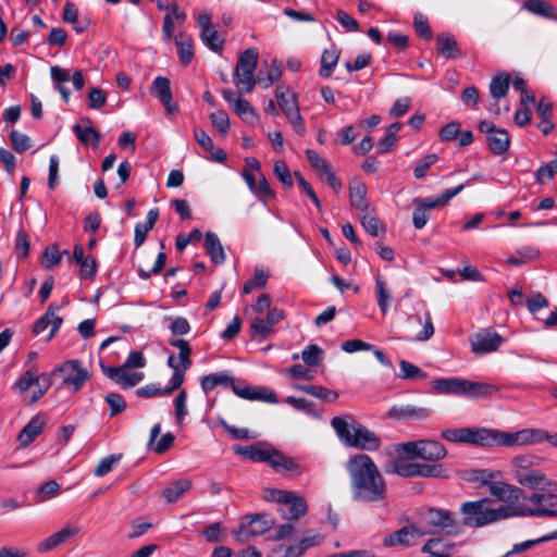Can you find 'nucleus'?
I'll return each instance as SVG.
<instances>
[{"instance_id": "obj_35", "label": "nucleus", "mask_w": 557, "mask_h": 557, "mask_svg": "<svg viewBox=\"0 0 557 557\" xmlns=\"http://www.w3.org/2000/svg\"><path fill=\"white\" fill-rule=\"evenodd\" d=\"M322 542V536L318 533H308L297 543L289 545L285 549V557H300L310 547L317 546Z\"/></svg>"}, {"instance_id": "obj_36", "label": "nucleus", "mask_w": 557, "mask_h": 557, "mask_svg": "<svg viewBox=\"0 0 557 557\" xmlns=\"http://www.w3.org/2000/svg\"><path fill=\"white\" fill-rule=\"evenodd\" d=\"M486 144L493 154L500 156L508 151L510 137L505 128H499L490 136H486Z\"/></svg>"}, {"instance_id": "obj_34", "label": "nucleus", "mask_w": 557, "mask_h": 557, "mask_svg": "<svg viewBox=\"0 0 557 557\" xmlns=\"http://www.w3.org/2000/svg\"><path fill=\"white\" fill-rule=\"evenodd\" d=\"M465 379L462 377H445L437 379L432 382L433 388L438 394L462 396Z\"/></svg>"}, {"instance_id": "obj_44", "label": "nucleus", "mask_w": 557, "mask_h": 557, "mask_svg": "<svg viewBox=\"0 0 557 557\" xmlns=\"http://www.w3.org/2000/svg\"><path fill=\"white\" fill-rule=\"evenodd\" d=\"M341 55V50L336 47L325 49L321 57V66L319 69V75L321 77H330L336 67Z\"/></svg>"}, {"instance_id": "obj_8", "label": "nucleus", "mask_w": 557, "mask_h": 557, "mask_svg": "<svg viewBox=\"0 0 557 557\" xmlns=\"http://www.w3.org/2000/svg\"><path fill=\"white\" fill-rule=\"evenodd\" d=\"M521 517H556L557 490L546 493H532L522 499Z\"/></svg>"}, {"instance_id": "obj_47", "label": "nucleus", "mask_w": 557, "mask_h": 557, "mask_svg": "<svg viewBox=\"0 0 557 557\" xmlns=\"http://www.w3.org/2000/svg\"><path fill=\"white\" fill-rule=\"evenodd\" d=\"M375 296L381 312L385 314L389 309L392 295L387 288L386 282L381 277L375 278Z\"/></svg>"}, {"instance_id": "obj_33", "label": "nucleus", "mask_w": 557, "mask_h": 557, "mask_svg": "<svg viewBox=\"0 0 557 557\" xmlns=\"http://www.w3.org/2000/svg\"><path fill=\"white\" fill-rule=\"evenodd\" d=\"M389 417L401 419H418L423 420L430 417L431 411L423 407H416L412 405L394 406L388 412Z\"/></svg>"}, {"instance_id": "obj_11", "label": "nucleus", "mask_w": 557, "mask_h": 557, "mask_svg": "<svg viewBox=\"0 0 557 557\" xmlns=\"http://www.w3.org/2000/svg\"><path fill=\"white\" fill-rule=\"evenodd\" d=\"M53 375H62V384L71 392H78L89 380V373L82 368L78 360H69L50 372Z\"/></svg>"}, {"instance_id": "obj_15", "label": "nucleus", "mask_w": 557, "mask_h": 557, "mask_svg": "<svg viewBox=\"0 0 557 557\" xmlns=\"http://www.w3.org/2000/svg\"><path fill=\"white\" fill-rule=\"evenodd\" d=\"M422 536L424 535L418 523H412L386 535L383 544L386 547L397 545L410 546L414 545Z\"/></svg>"}, {"instance_id": "obj_39", "label": "nucleus", "mask_w": 557, "mask_h": 557, "mask_svg": "<svg viewBox=\"0 0 557 557\" xmlns=\"http://www.w3.org/2000/svg\"><path fill=\"white\" fill-rule=\"evenodd\" d=\"M437 51L441 55L447 59H456L461 57L455 37L450 34L443 33L436 37Z\"/></svg>"}, {"instance_id": "obj_56", "label": "nucleus", "mask_w": 557, "mask_h": 557, "mask_svg": "<svg viewBox=\"0 0 557 557\" xmlns=\"http://www.w3.org/2000/svg\"><path fill=\"white\" fill-rule=\"evenodd\" d=\"M453 547V543L445 542L442 539H431L422 546L421 550L430 555L447 554Z\"/></svg>"}, {"instance_id": "obj_24", "label": "nucleus", "mask_w": 557, "mask_h": 557, "mask_svg": "<svg viewBox=\"0 0 557 557\" xmlns=\"http://www.w3.org/2000/svg\"><path fill=\"white\" fill-rule=\"evenodd\" d=\"M269 466H271L276 472L281 473H294L301 474L304 468L294 458L284 455L277 449H272Z\"/></svg>"}, {"instance_id": "obj_37", "label": "nucleus", "mask_w": 557, "mask_h": 557, "mask_svg": "<svg viewBox=\"0 0 557 557\" xmlns=\"http://www.w3.org/2000/svg\"><path fill=\"white\" fill-rule=\"evenodd\" d=\"M420 458L429 461H438L446 457L447 450L436 441L420 440Z\"/></svg>"}, {"instance_id": "obj_42", "label": "nucleus", "mask_w": 557, "mask_h": 557, "mask_svg": "<svg viewBox=\"0 0 557 557\" xmlns=\"http://www.w3.org/2000/svg\"><path fill=\"white\" fill-rule=\"evenodd\" d=\"M42 377L35 364H30L27 370L14 383L12 388L18 394H24L30 386L36 385Z\"/></svg>"}, {"instance_id": "obj_62", "label": "nucleus", "mask_w": 557, "mask_h": 557, "mask_svg": "<svg viewBox=\"0 0 557 557\" xmlns=\"http://www.w3.org/2000/svg\"><path fill=\"white\" fill-rule=\"evenodd\" d=\"M51 385H52V374L51 373H42L41 380L35 385L36 388L32 393L29 405L38 401L49 391Z\"/></svg>"}, {"instance_id": "obj_17", "label": "nucleus", "mask_w": 557, "mask_h": 557, "mask_svg": "<svg viewBox=\"0 0 557 557\" xmlns=\"http://www.w3.org/2000/svg\"><path fill=\"white\" fill-rule=\"evenodd\" d=\"M82 531V528L76 522L65 524L61 530L51 534L38 544V552L47 553L54 547L66 543L71 539L77 536Z\"/></svg>"}, {"instance_id": "obj_55", "label": "nucleus", "mask_w": 557, "mask_h": 557, "mask_svg": "<svg viewBox=\"0 0 557 557\" xmlns=\"http://www.w3.org/2000/svg\"><path fill=\"white\" fill-rule=\"evenodd\" d=\"M417 476L422 478H447L445 468L440 463H419Z\"/></svg>"}, {"instance_id": "obj_19", "label": "nucleus", "mask_w": 557, "mask_h": 557, "mask_svg": "<svg viewBox=\"0 0 557 557\" xmlns=\"http://www.w3.org/2000/svg\"><path fill=\"white\" fill-rule=\"evenodd\" d=\"M233 392L236 396L246 400H258L268 404H276L277 397L275 392L267 386L251 387L245 383L233 386Z\"/></svg>"}, {"instance_id": "obj_38", "label": "nucleus", "mask_w": 557, "mask_h": 557, "mask_svg": "<svg viewBox=\"0 0 557 557\" xmlns=\"http://www.w3.org/2000/svg\"><path fill=\"white\" fill-rule=\"evenodd\" d=\"M180 62L187 66L194 59V40L190 35L180 33L175 38Z\"/></svg>"}, {"instance_id": "obj_22", "label": "nucleus", "mask_w": 557, "mask_h": 557, "mask_svg": "<svg viewBox=\"0 0 557 557\" xmlns=\"http://www.w3.org/2000/svg\"><path fill=\"white\" fill-rule=\"evenodd\" d=\"M367 186L359 180L354 178L349 184V203L352 209L358 210L360 214L370 210V203L367 198Z\"/></svg>"}, {"instance_id": "obj_5", "label": "nucleus", "mask_w": 557, "mask_h": 557, "mask_svg": "<svg viewBox=\"0 0 557 557\" xmlns=\"http://www.w3.org/2000/svg\"><path fill=\"white\" fill-rule=\"evenodd\" d=\"M461 512L463 513V524L475 529L512 517V512H509L508 508L492 507L486 498L463 503Z\"/></svg>"}, {"instance_id": "obj_50", "label": "nucleus", "mask_w": 557, "mask_h": 557, "mask_svg": "<svg viewBox=\"0 0 557 557\" xmlns=\"http://www.w3.org/2000/svg\"><path fill=\"white\" fill-rule=\"evenodd\" d=\"M399 373L397 374L398 377L403 380H424L428 377V374L417 367L413 363H410L407 360H400L399 361Z\"/></svg>"}, {"instance_id": "obj_45", "label": "nucleus", "mask_w": 557, "mask_h": 557, "mask_svg": "<svg viewBox=\"0 0 557 557\" xmlns=\"http://www.w3.org/2000/svg\"><path fill=\"white\" fill-rule=\"evenodd\" d=\"M50 74L52 81L57 84L55 88L61 94L62 99L67 102L70 100L71 91L67 87L63 86L62 83L71 79L70 72L58 65L51 66Z\"/></svg>"}, {"instance_id": "obj_4", "label": "nucleus", "mask_w": 557, "mask_h": 557, "mask_svg": "<svg viewBox=\"0 0 557 557\" xmlns=\"http://www.w3.org/2000/svg\"><path fill=\"white\" fill-rule=\"evenodd\" d=\"M498 474L499 472L491 470H479L473 479L481 481L483 485L487 486L491 495L503 503L497 508H508V511L512 512V517H521L518 512L522 510V500L520 502L522 490L503 481H495L494 479Z\"/></svg>"}, {"instance_id": "obj_3", "label": "nucleus", "mask_w": 557, "mask_h": 557, "mask_svg": "<svg viewBox=\"0 0 557 557\" xmlns=\"http://www.w3.org/2000/svg\"><path fill=\"white\" fill-rule=\"evenodd\" d=\"M331 425L339 441L348 447L367 451H375L381 447V438L354 418L347 420L343 417H334Z\"/></svg>"}, {"instance_id": "obj_41", "label": "nucleus", "mask_w": 557, "mask_h": 557, "mask_svg": "<svg viewBox=\"0 0 557 557\" xmlns=\"http://www.w3.org/2000/svg\"><path fill=\"white\" fill-rule=\"evenodd\" d=\"M205 247L211 261L215 264H222L225 261V252L220 238L213 232H207Z\"/></svg>"}, {"instance_id": "obj_59", "label": "nucleus", "mask_w": 557, "mask_h": 557, "mask_svg": "<svg viewBox=\"0 0 557 557\" xmlns=\"http://www.w3.org/2000/svg\"><path fill=\"white\" fill-rule=\"evenodd\" d=\"M323 357V350L315 344L308 345L301 352L302 361L309 367L318 366Z\"/></svg>"}, {"instance_id": "obj_10", "label": "nucleus", "mask_w": 557, "mask_h": 557, "mask_svg": "<svg viewBox=\"0 0 557 557\" xmlns=\"http://www.w3.org/2000/svg\"><path fill=\"white\" fill-rule=\"evenodd\" d=\"M442 437L451 443H466L482 447H491V429L486 428H458L446 429Z\"/></svg>"}, {"instance_id": "obj_61", "label": "nucleus", "mask_w": 557, "mask_h": 557, "mask_svg": "<svg viewBox=\"0 0 557 557\" xmlns=\"http://www.w3.org/2000/svg\"><path fill=\"white\" fill-rule=\"evenodd\" d=\"M210 121L214 129L222 135H225L230 129V117L224 110H219L210 114Z\"/></svg>"}, {"instance_id": "obj_23", "label": "nucleus", "mask_w": 557, "mask_h": 557, "mask_svg": "<svg viewBox=\"0 0 557 557\" xmlns=\"http://www.w3.org/2000/svg\"><path fill=\"white\" fill-rule=\"evenodd\" d=\"M58 309L59 308L53 304L48 307L46 313L34 324L33 333L35 335L44 333L50 326L48 339L53 337L63 321L62 318L57 314Z\"/></svg>"}, {"instance_id": "obj_46", "label": "nucleus", "mask_w": 557, "mask_h": 557, "mask_svg": "<svg viewBox=\"0 0 557 557\" xmlns=\"http://www.w3.org/2000/svg\"><path fill=\"white\" fill-rule=\"evenodd\" d=\"M275 96L281 110L286 116L289 115L294 110L299 109L295 95L288 89H285L282 86H277Z\"/></svg>"}, {"instance_id": "obj_2", "label": "nucleus", "mask_w": 557, "mask_h": 557, "mask_svg": "<svg viewBox=\"0 0 557 557\" xmlns=\"http://www.w3.org/2000/svg\"><path fill=\"white\" fill-rule=\"evenodd\" d=\"M543 458L532 454H523L513 457L510 461V469L513 479L530 488L557 491V482L547 478L540 468Z\"/></svg>"}, {"instance_id": "obj_32", "label": "nucleus", "mask_w": 557, "mask_h": 557, "mask_svg": "<svg viewBox=\"0 0 557 557\" xmlns=\"http://www.w3.org/2000/svg\"><path fill=\"white\" fill-rule=\"evenodd\" d=\"M45 426V419L37 414L21 430L18 442L22 447L28 446L41 432Z\"/></svg>"}, {"instance_id": "obj_43", "label": "nucleus", "mask_w": 557, "mask_h": 557, "mask_svg": "<svg viewBox=\"0 0 557 557\" xmlns=\"http://www.w3.org/2000/svg\"><path fill=\"white\" fill-rule=\"evenodd\" d=\"M523 8L534 15L548 20L557 18V11L554 5L544 0H527Z\"/></svg>"}, {"instance_id": "obj_21", "label": "nucleus", "mask_w": 557, "mask_h": 557, "mask_svg": "<svg viewBox=\"0 0 557 557\" xmlns=\"http://www.w3.org/2000/svg\"><path fill=\"white\" fill-rule=\"evenodd\" d=\"M151 92L164 106L168 113L177 111V104L172 96L171 82L168 77L157 76L152 82Z\"/></svg>"}, {"instance_id": "obj_52", "label": "nucleus", "mask_w": 557, "mask_h": 557, "mask_svg": "<svg viewBox=\"0 0 557 557\" xmlns=\"http://www.w3.org/2000/svg\"><path fill=\"white\" fill-rule=\"evenodd\" d=\"M360 222L364 230L373 237H376L380 235V233L385 232V228L380 219L374 214H370L369 212L360 214Z\"/></svg>"}, {"instance_id": "obj_58", "label": "nucleus", "mask_w": 557, "mask_h": 557, "mask_svg": "<svg viewBox=\"0 0 557 557\" xmlns=\"http://www.w3.org/2000/svg\"><path fill=\"white\" fill-rule=\"evenodd\" d=\"M282 76V67L281 64L276 61H273L269 72L265 77L261 75V72L258 74V83L263 88H269L273 83L277 82Z\"/></svg>"}, {"instance_id": "obj_12", "label": "nucleus", "mask_w": 557, "mask_h": 557, "mask_svg": "<svg viewBox=\"0 0 557 557\" xmlns=\"http://www.w3.org/2000/svg\"><path fill=\"white\" fill-rule=\"evenodd\" d=\"M273 520L268 515H255L251 517H244L237 529L232 531L234 539L238 542L245 543L250 541L251 537L265 533L272 525Z\"/></svg>"}, {"instance_id": "obj_48", "label": "nucleus", "mask_w": 557, "mask_h": 557, "mask_svg": "<svg viewBox=\"0 0 557 557\" xmlns=\"http://www.w3.org/2000/svg\"><path fill=\"white\" fill-rule=\"evenodd\" d=\"M169 344L180 350L178 352V359L181 362V369L183 371H186L190 368L191 361H190V354L191 348L187 341L182 338H174L170 339Z\"/></svg>"}, {"instance_id": "obj_53", "label": "nucleus", "mask_w": 557, "mask_h": 557, "mask_svg": "<svg viewBox=\"0 0 557 557\" xmlns=\"http://www.w3.org/2000/svg\"><path fill=\"white\" fill-rule=\"evenodd\" d=\"M67 253V250L61 252L55 245H50L46 248L44 252L41 265L45 269L50 270L61 262L63 255Z\"/></svg>"}, {"instance_id": "obj_64", "label": "nucleus", "mask_w": 557, "mask_h": 557, "mask_svg": "<svg viewBox=\"0 0 557 557\" xmlns=\"http://www.w3.org/2000/svg\"><path fill=\"white\" fill-rule=\"evenodd\" d=\"M413 25L418 36L424 40L432 39V30L428 18L422 13H417L413 18Z\"/></svg>"}, {"instance_id": "obj_25", "label": "nucleus", "mask_w": 557, "mask_h": 557, "mask_svg": "<svg viewBox=\"0 0 557 557\" xmlns=\"http://www.w3.org/2000/svg\"><path fill=\"white\" fill-rule=\"evenodd\" d=\"M269 466H271L276 472L281 473H294L301 474L304 468L294 458L284 455L277 449H272Z\"/></svg>"}, {"instance_id": "obj_9", "label": "nucleus", "mask_w": 557, "mask_h": 557, "mask_svg": "<svg viewBox=\"0 0 557 557\" xmlns=\"http://www.w3.org/2000/svg\"><path fill=\"white\" fill-rule=\"evenodd\" d=\"M418 525L423 535L437 534L441 532L453 534L456 532V523L453 513L444 509L428 508L421 513Z\"/></svg>"}, {"instance_id": "obj_51", "label": "nucleus", "mask_w": 557, "mask_h": 557, "mask_svg": "<svg viewBox=\"0 0 557 557\" xmlns=\"http://www.w3.org/2000/svg\"><path fill=\"white\" fill-rule=\"evenodd\" d=\"M73 132L75 133L79 141L85 145L92 143L95 146H97L100 141L99 132H97L90 125L83 127L79 124H76L73 126Z\"/></svg>"}, {"instance_id": "obj_20", "label": "nucleus", "mask_w": 557, "mask_h": 557, "mask_svg": "<svg viewBox=\"0 0 557 557\" xmlns=\"http://www.w3.org/2000/svg\"><path fill=\"white\" fill-rule=\"evenodd\" d=\"M103 373L123 388H131L144 380L143 372H134L128 367H102Z\"/></svg>"}, {"instance_id": "obj_27", "label": "nucleus", "mask_w": 557, "mask_h": 557, "mask_svg": "<svg viewBox=\"0 0 557 557\" xmlns=\"http://www.w3.org/2000/svg\"><path fill=\"white\" fill-rule=\"evenodd\" d=\"M269 466H271L276 472L281 473H294L301 474L304 468L294 458L284 455L277 449H272Z\"/></svg>"}, {"instance_id": "obj_13", "label": "nucleus", "mask_w": 557, "mask_h": 557, "mask_svg": "<svg viewBox=\"0 0 557 557\" xmlns=\"http://www.w3.org/2000/svg\"><path fill=\"white\" fill-rule=\"evenodd\" d=\"M285 317L283 310L272 308L268 311L267 317H258L252 319L250 323V336L258 342L265 341L273 332L274 326Z\"/></svg>"}, {"instance_id": "obj_57", "label": "nucleus", "mask_w": 557, "mask_h": 557, "mask_svg": "<svg viewBox=\"0 0 557 557\" xmlns=\"http://www.w3.org/2000/svg\"><path fill=\"white\" fill-rule=\"evenodd\" d=\"M269 274L261 268H256L253 277L248 280L243 287L244 294H250L256 288H263L267 285Z\"/></svg>"}, {"instance_id": "obj_6", "label": "nucleus", "mask_w": 557, "mask_h": 557, "mask_svg": "<svg viewBox=\"0 0 557 557\" xmlns=\"http://www.w3.org/2000/svg\"><path fill=\"white\" fill-rule=\"evenodd\" d=\"M259 53L256 48L246 49L240 53L233 81L238 88V94H250L258 83L255 71L258 64Z\"/></svg>"}, {"instance_id": "obj_30", "label": "nucleus", "mask_w": 557, "mask_h": 557, "mask_svg": "<svg viewBox=\"0 0 557 557\" xmlns=\"http://www.w3.org/2000/svg\"><path fill=\"white\" fill-rule=\"evenodd\" d=\"M200 385L202 391L208 394L219 385L233 389V386L239 385V383H237L228 372L221 371L203 375Z\"/></svg>"}, {"instance_id": "obj_28", "label": "nucleus", "mask_w": 557, "mask_h": 557, "mask_svg": "<svg viewBox=\"0 0 557 557\" xmlns=\"http://www.w3.org/2000/svg\"><path fill=\"white\" fill-rule=\"evenodd\" d=\"M465 188L463 184H460L454 188H447L441 193L437 197H428V198H414L413 205L416 207L422 208L424 211L428 209H435L437 207H443L449 202L451 198L458 195Z\"/></svg>"}, {"instance_id": "obj_63", "label": "nucleus", "mask_w": 557, "mask_h": 557, "mask_svg": "<svg viewBox=\"0 0 557 557\" xmlns=\"http://www.w3.org/2000/svg\"><path fill=\"white\" fill-rule=\"evenodd\" d=\"M121 455H110L104 457L100 460L98 466L96 467L94 474L96 476H104L109 472L113 470V468L117 465V462L121 460Z\"/></svg>"}, {"instance_id": "obj_60", "label": "nucleus", "mask_w": 557, "mask_h": 557, "mask_svg": "<svg viewBox=\"0 0 557 557\" xmlns=\"http://www.w3.org/2000/svg\"><path fill=\"white\" fill-rule=\"evenodd\" d=\"M10 141L13 149L17 153H22L32 147V140L29 136L23 134L16 129H13L10 134Z\"/></svg>"}, {"instance_id": "obj_7", "label": "nucleus", "mask_w": 557, "mask_h": 557, "mask_svg": "<svg viewBox=\"0 0 557 557\" xmlns=\"http://www.w3.org/2000/svg\"><path fill=\"white\" fill-rule=\"evenodd\" d=\"M265 498L278 504V512L284 519L297 520L305 516L308 510L307 503L304 497L288 491L269 490Z\"/></svg>"}, {"instance_id": "obj_31", "label": "nucleus", "mask_w": 557, "mask_h": 557, "mask_svg": "<svg viewBox=\"0 0 557 557\" xmlns=\"http://www.w3.org/2000/svg\"><path fill=\"white\" fill-rule=\"evenodd\" d=\"M194 137L198 145L206 151L211 153V160L215 162H224L226 160V153L223 149L218 148L215 149L213 146V141L211 137L208 135V133L200 128L195 127L194 128Z\"/></svg>"}, {"instance_id": "obj_29", "label": "nucleus", "mask_w": 557, "mask_h": 557, "mask_svg": "<svg viewBox=\"0 0 557 557\" xmlns=\"http://www.w3.org/2000/svg\"><path fill=\"white\" fill-rule=\"evenodd\" d=\"M498 391L499 388L496 385L465 379L462 396L472 399H481L492 396L498 393Z\"/></svg>"}, {"instance_id": "obj_16", "label": "nucleus", "mask_w": 557, "mask_h": 557, "mask_svg": "<svg viewBox=\"0 0 557 557\" xmlns=\"http://www.w3.org/2000/svg\"><path fill=\"white\" fill-rule=\"evenodd\" d=\"M223 99L228 102L234 112L246 123H252L258 119L256 110L250 102L231 89H222Z\"/></svg>"}, {"instance_id": "obj_26", "label": "nucleus", "mask_w": 557, "mask_h": 557, "mask_svg": "<svg viewBox=\"0 0 557 557\" xmlns=\"http://www.w3.org/2000/svg\"><path fill=\"white\" fill-rule=\"evenodd\" d=\"M269 466H271L276 472L281 473H294L301 474L304 468L294 458L284 455L277 449H272Z\"/></svg>"}, {"instance_id": "obj_49", "label": "nucleus", "mask_w": 557, "mask_h": 557, "mask_svg": "<svg viewBox=\"0 0 557 557\" xmlns=\"http://www.w3.org/2000/svg\"><path fill=\"white\" fill-rule=\"evenodd\" d=\"M200 38L203 41V44L212 51H222L224 38L221 35H219L214 26L201 30Z\"/></svg>"}, {"instance_id": "obj_1", "label": "nucleus", "mask_w": 557, "mask_h": 557, "mask_svg": "<svg viewBox=\"0 0 557 557\" xmlns=\"http://www.w3.org/2000/svg\"><path fill=\"white\" fill-rule=\"evenodd\" d=\"M345 469L349 475L355 500L376 503L385 499V480L370 456L362 453L355 454L347 460Z\"/></svg>"}, {"instance_id": "obj_40", "label": "nucleus", "mask_w": 557, "mask_h": 557, "mask_svg": "<svg viewBox=\"0 0 557 557\" xmlns=\"http://www.w3.org/2000/svg\"><path fill=\"white\" fill-rule=\"evenodd\" d=\"M191 487V481L188 479H180L166 485L161 496L165 503H174L180 499Z\"/></svg>"}, {"instance_id": "obj_14", "label": "nucleus", "mask_w": 557, "mask_h": 557, "mask_svg": "<svg viewBox=\"0 0 557 557\" xmlns=\"http://www.w3.org/2000/svg\"><path fill=\"white\" fill-rule=\"evenodd\" d=\"M503 342V337L490 329H482L470 338L471 349L474 354L493 352L498 349Z\"/></svg>"}, {"instance_id": "obj_18", "label": "nucleus", "mask_w": 557, "mask_h": 557, "mask_svg": "<svg viewBox=\"0 0 557 557\" xmlns=\"http://www.w3.org/2000/svg\"><path fill=\"white\" fill-rule=\"evenodd\" d=\"M527 445H530L528 429L518 430L516 432H505L496 429H491V447H513Z\"/></svg>"}, {"instance_id": "obj_54", "label": "nucleus", "mask_w": 557, "mask_h": 557, "mask_svg": "<svg viewBox=\"0 0 557 557\" xmlns=\"http://www.w3.org/2000/svg\"><path fill=\"white\" fill-rule=\"evenodd\" d=\"M509 89V76L507 74H499L492 78L490 84L491 95L496 98H503L506 96Z\"/></svg>"}]
</instances>
